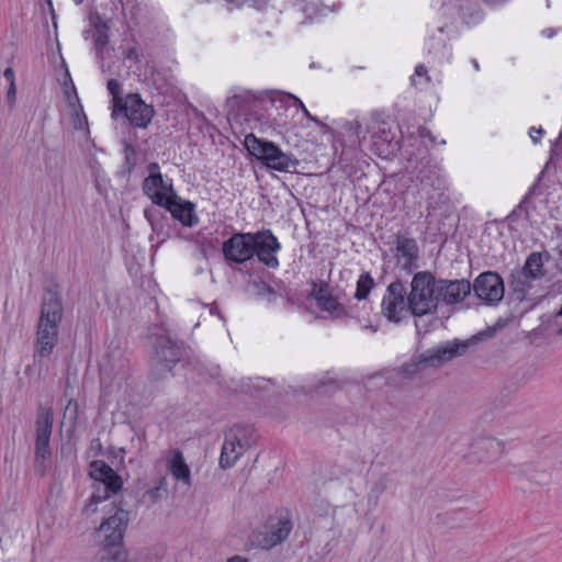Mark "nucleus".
I'll list each match as a JSON object with an SVG mask.
<instances>
[{
    "mask_svg": "<svg viewBox=\"0 0 562 562\" xmlns=\"http://www.w3.org/2000/svg\"><path fill=\"white\" fill-rule=\"evenodd\" d=\"M408 295L409 313L415 317L437 312L439 303L453 305L471 293V283L465 279H437L429 271L416 272L411 281Z\"/></svg>",
    "mask_w": 562,
    "mask_h": 562,
    "instance_id": "f257e3e1",
    "label": "nucleus"
},
{
    "mask_svg": "<svg viewBox=\"0 0 562 562\" xmlns=\"http://www.w3.org/2000/svg\"><path fill=\"white\" fill-rule=\"evenodd\" d=\"M64 306L57 291L48 289L44 292L41 304L40 318L36 325L33 345V360L41 364L48 358L57 342L59 325L63 321Z\"/></svg>",
    "mask_w": 562,
    "mask_h": 562,
    "instance_id": "f03ea898",
    "label": "nucleus"
},
{
    "mask_svg": "<svg viewBox=\"0 0 562 562\" xmlns=\"http://www.w3.org/2000/svg\"><path fill=\"white\" fill-rule=\"evenodd\" d=\"M468 345L462 342L447 341L429 348L420 353L414 355L404 362L398 374L404 380L422 379L430 371L442 367L447 361L464 352Z\"/></svg>",
    "mask_w": 562,
    "mask_h": 562,
    "instance_id": "7ed1b4c3",
    "label": "nucleus"
},
{
    "mask_svg": "<svg viewBox=\"0 0 562 562\" xmlns=\"http://www.w3.org/2000/svg\"><path fill=\"white\" fill-rule=\"evenodd\" d=\"M244 145L248 153L260 160L267 168L280 172H295L300 164L292 154L282 151L274 143L248 134Z\"/></svg>",
    "mask_w": 562,
    "mask_h": 562,
    "instance_id": "20e7f679",
    "label": "nucleus"
},
{
    "mask_svg": "<svg viewBox=\"0 0 562 562\" xmlns=\"http://www.w3.org/2000/svg\"><path fill=\"white\" fill-rule=\"evenodd\" d=\"M54 414L50 408H40L35 422L34 468L36 473L44 475L47 470L46 460L50 457L49 441L53 431Z\"/></svg>",
    "mask_w": 562,
    "mask_h": 562,
    "instance_id": "39448f33",
    "label": "nucleus"
},
{
    "mask_svg": "<svg viewBox=\"0 0 562 562\" xmlns=\"http://www.w3.org/2000/svg\"><path fill=\"white\" fill-rule=\"evenodd\" d=\"M381 313L392 323H400L409 313L407 289L401 280L391 282L381 302Z\"/></svg>",
    "mask_w": 562,
    "mask_h": 562,
    "instance_id": "423d86ee",
    "label": "nucleus"
},
{
    "mask_svg": "<svg viewBox=\"0 0 562 562\" xmlns=\"http://www.w3.org/2000/svg\"><path fill=\"white\" fill-rule=\"evenodd\" d=\"M148 176L142 183L143 193L157 206L167 203L176 193L172 181H166L160 172V167L157 162H150L147 166Z\"/></svg>",
    "mask_w": 562,
    "mask_h": 562,
    "instance_id": "0eeeda50",
    "label": "nucleus"
},
{
    "mask_svg": "<svg viewBox=\"0 0 562 562\" xmlns=\"http://www.w3.org/2000/svg\"><path fill=\"white\" fill-rule=\"evenodd\" d=\"M471 291L485 305L496 306L504 297L505 285L497 272L485 271L475 278Z\"/></svg>",
    "mask_w": 562,
    "mask_h": 562,
    "instance_id": "6e6552de",
    "label": "nucleus"
},
{
    "mask_svg": "<svg viewBox=\"0 0 562 562\" xmlns=\"http://www.w3.org/2000/svg\"><path fill=\"white\" fill-rule=\"evenodd\" d=\"M120 114H123L133 127L146 128L154 117L155 110L145 103L138 93H130L119 109Z\"/></svg>",
    "mask_w": 562,
    "mask_h": 562,
    "instance_id": "1a4fd4ad",
    "label": "nucleus"
},
{
    "mask_svg": "<svg viewBox=\"0 0 562 562\" xmlns=\"http://www.w3.org/2000/svg\"><path fill=\"white\" fill-rule=\"evenodd\" d=\"M505 451V443L493 437L475 438L468 451V461L470 463H492L498 460Z\"/></svg>",
    "mask_w": 562,
    "mask_h": 562,
    "instance_id": "9d476101",
    "label": "nucleus"
},
{
    "mask_svg": "<svg viewBox=\"0 0 562 562\" xmlns=\"http://www.w3.org/2000/svg\"><path fill=\"white\" fill-rule=\"evenodd\" d=\"M251 236L255 239L251 243L252 257L256 255L258 260L268 268H277L279 260L276 254L281 248L277 237L270 229L251 233Z\"/></svg>",
    "mask_w": 562,
    "mask_h": 562,
    "instance_id": "9b49d317",
    "label": "nucleus"
},
{
    "mask_svg": "<svg viewBox=\"0 0 562 562\" xmlns=\"http://www.w3.org/2000/svg\"><path fill=\"white\" fill-rule=\"evenodd\" d=\"M246 431V428L236 426L226 432L220 457V465L223 469L232 468L248 448L249 443L243 441Z\"/></svg>",
    "mask_w": 562,
    "mask_h": 562,
    "instance_id": "f8f14e48",
    "label": "nucleus"
},
{
    "mask_svg": "<svg viewBox=\"0 0 562 562\" xmlns=\"http://www.w3.org/2000/svg\"><path fill=\"white\" fill-rule=\"evenodd\" d=\"M155 367L161 371H170L181 358V348L169 336L156 334L154 340Z\"/></svg>",
    "mask_w": 562,
    "mask_h": 562,
    "instance_id": "ddd939ff",
    "label": "nucleus"
},
{
    "mask_svg": "<svg viewBox=\"0 0 562 562\" xmlns=\"http://www.w3.org/2000/svg\"><path fill=\"white\" fill-rule=\"evenodd\" d=\"M128 521V512L121 508L104 519L99 527V532L103 537V546H122Z\"/></svg>",
    "mask_w": 562,
    "mask_h": 562,
    "instance_id": "4468645a",
    "label": "nucleus"
},
{
    "mask_svg": "<svg viewBox=\"0 0 562 562\" xmlns=\"http://www.w3.org/2000/svg\"><path fill=\"white\" fill-rule=\"evenodd\" d=\"M89 475L97 484L103 485V494L109 498L122 490V477L103 460L89 464Z\"/></svg>",
    "mask_w": 562,
    "mask_h": 562,
    "instance_id": "2eb2a0df",
    "label": "nucleus"
},
{
    "mask_svg": "<svg viewBox=\"0 0 562 562\" xmlns=\"http://www.w3.org/2000/svg\"><path fill=\"white\" fill-rule=\"evenodd\" d=\"M251 233H235L223 243V255L227 261L244 263L252 258Z\"/></svg>",
    "mask_w": 562,
    "mask_h": 562,
    "instance_id": "dca6fc26",
    "label": "nucleus"
},
{
    "mask_svg": "<svg viewBox=\"0 0 562 562\" xmlns=\"http://www.w3.org/2000/svg\"><path fill=\"white\" fill-rule=\"evenodd\" d=\"M160 207L166 209L171 216L179 221L183 226L192 227L199 223L195 213V204L190 201L182 200L177 193L167 200L166 204Z\"/></svg>",
    "mask_w": 562,
    "mask_h": 562,
    "instance_id": "f3484780",
    "label": "nucleus"
},
{
    "mask_svg": "<svg viewBox=\"0 0 562 562\" xmlns=\"http://www.w3.org/2000/svg\"><path fill=\"white\" fill-rule=\"evenodd\" d=\"M395 250L397 262L404 270L411 272L414 268H417L419 248L414 238L400 234L396 235Z\"/></svg>",
    "mask_w": 562,
    "mask_h": 562,
    "instance_id": "a211bd4d",
    "label": "nucleus"
},
{
    "mask_svg": "<svg viewBox=\"0 0 562 562\" xmlns=\"http://www.w3.org/2000/svg\"><path fill=\"white\" fill-rule=\"evenodd\" d=\"M293 528L291 515L288 510H281L278 515V521L271 526L270 531L265 537L263 548L270 549L282 543L290 535Z\"/></svg>",
    "mask_w": 562,
    "mask_h": 562,
    "instance_id": "6ab92c4d",
    "label": "nucleus"
},
{
    "mask_svg": "<svg viewBox=\"0 0 562 562\" xmlns=\"http://www.w3.org/2000/svg\"><path fill=\"white\" fill-rule=\"evenodd\" d=\"M167 469L172 476L186 485H191V472L187 464L182 452L179 449H173L167 457Z\"/></svg>",
    "mask_w": 562,
    "mask_h": 562,
    "instance_id": "aec40b11",
    "label": "nucleus"
},
{
    "mask_svg": "<svg viewBox=\"0 0 562 562\" xmlns=\"http://www.w3.org/2000/svg\"><path fill=\"white\" fill-rule=\"evenodd\" d=\"M438 32L440 36H431L427 41V52L432 61L442 63L450 58L451 53L447 46V40L442 36L443 27H438Z\"/></svg>",
    "mask_w": 562,
    "mask_h": 562,
    "instance_id": "412c9836",
    "label": "nucleus"
},
{
    "mask_svg": "<svg viewBox=\"0 0 562 562\" xmlns=\"http://www.w3.org/2000/svg\"><path fill=\"white\" fill-rule=\"evenodd\" d=\"M533 281H536L535 278L528 277L521 270L512 273L510 289L514 300L518 302L526 300Z\"/></svg>",
    "mask_w": 562,
    "mask_h": 562,
    "instance_id": "4be33fe9",
    "label": "nucleus"
},
{
    "mask_svg": "<svg viewBox=\"0 0 562 562\" xmlns=\"http://www.w3.org/2000/svg\"><path fill=\"white\" fill-rule=\"evenodd\" d=\"M543 265V255L541 252L533 251L527 257L525 265L520 270L528 277L540 280L546 276Z\"/></svg>",
    "mask_w": 562,
    "mask_h": 562,
    "instance_id": "5701e85b",
    "label": "nucleus"
},
{
    "mask_svg": "<svg viewBox=\"0 0 562 562\" xmlns=\"http://www.w3.org/2000/svg\"><path fill=\"white\" fill-rule=\"evenodd\" d=\"M417 179L422 184V190L428 192L429 188L441 190L443 188V180L434 168L425 167L418 171Z\"/></svg>",
    "mask_w": 562,
    "mask_h": 562,
    "instance_id": "b1692460",
    "label": "nucleus"
},
{
    "mask_svg": "<svg viewBox=\"0 0 562 562\" xmlns=\"http://www.w3.org/2000/svg\"><path fill=\"white\" fill-rule=\"evenodd\" d=\"M97 562H128L127 552L123 546H102Z\"/></svg>",
    "mask_w": 562,
    "mask_h": 562,
    "instance_id": "393cba45",
    "label": "nucleus"
},
{
    "mask_svg": "<svg viewBox=\"0 0 562 562\" xmlns=\"http://www.w3.org/2000/svg\"><path fill=\"white\" fill-rule=\"evenodd\" d=\"M373 145L380 155H389L397 148V143L393 142V136L390 137V133H386L385 130H381L373 135Z\"/></svg>",
    "mask_w": 562,
    "mask_h": 562,
    "instance_id": "a878e982",
    "label": "nucleus"
},
{
    "mask_svg": "<svg viewBox=\"0 0 562 562\" xmlns=\"http://www.w3.org/2000/svg\"><path fill=\"white\" fill-rule=\"evenodd\" d=\"M317 304L321 310L330 313L336 318H340L346 314L344 305L333 295L318 297Z\"/></svg>",
    "mask_w": 562,
    "mask_h": 562,
    "instance_id": "bb28decb",
    "label": "nucleus"
},
{
    "mask_svg": "<svg viewBox=\"0 0 562 562\" xmlns=\"http://www.w3.org/2000/svg\"><path fill=\"white\" fill-rule=\"evenodd\" d=\"M167 493V480L166 477H161L158 484L155 487L147 490L143 494V502L147 504V506H151L159 502L164 495Z\"/></svg>",
    "mask_w": 562,
    "mask_h": 562,
    "instance_id": "cd10ccee",
    "label": "nucleus"
},
{
    "mask_svg": "<svg viewBox=\"0 0 562 562\" xmlns=\"http://www.w3.org/2000/svg\"><path fill=\"white\" fill-rule=\"evenodd\" d=\"M374 285V280L369 272L360 274L357 281L355 297L359 301L366 300Z\"/></svg>",
    "mask_w": 562,
    "mask_h": 562,
    "instance_id": "c85d7f7f",
    "label": "nucleus"
},
{
    "mask_svg": "<svg viewBox=\"0 0 562 562\" xmlns=\"http://www.w3.org/2000/svg\"><path fill=\"white\" fill-rule=\"evenodd\" d=\"M106 88L110 94L113 97L112 104V113L111 116L116 119L119 116V109L122 108L123 99L120 97L121 93V83L115 79H110L108 81Z\"/></svg>",
    "mask_w": 562,
    "mask_h": 562,
    "instance_id": "c756f323",
    "label": "nucleus"
},
{
    "mask_svg": "<svg viewBox=\"0 0 562 562\" xmlns=\"http://www.w3.org/2000/svg\"><path fill=\"white\" fill-rule=\"evenodd\" d=\"M223 5L227 10H235L239 9L246 3H249L252 8H256L257 10H263L267 5L268 0H222Z\"/></svg>",
    "mask_w": 562,
    "mask_h": 562,
    "instance_id": "7c9ffc66",
    "label": "nucleus"
},
{
    "mask_svg": "<svg viewBox=\"0 0 562 562\" xmlns=\"http://www.w3.org/2000/svg\"><path fill=\"white\" fill-rule=\"evenodd\" d=\"M339 387H340V385L336 381L319 380L316 384L308 386L307 392L308 393L317 392V393L327 394V393H331V392L338 390Z\"/></svg>",
    "mask_w": 562,
    "mask_h": 562,
    "instance_id": "2f4dec72",
    "label": "nucleus"
},
{
    "mask_svg": "<svg viewBox=\"0 0 562 562\" xmlns=\"http://www.w3.org/2000/svg\"><path fill=\"white\" fill-rule=\"evenodd\" d=\"M94 45L98 53H101L109 41L108 31L105 25H97L94 35Z\"/></svg>",
    "mask_w": 562,
    "mask_h": 562,
    "instance_id": "473e14b6",
    "label": "nucleus"
},
{
    "mask_svg": "<svg viewBox=\"0 0 562 562\" xmlns=\"http://www.w3.org/2000/svg\"><path fill=\"white\" fill-rule=\"evenodd\" d=\"M296 5H301V10L308 18H312L318 12V7L322 3L321 0H294Z\"/></svg>",
    "mask_w": 562,
    "mask_h": 562,
    "instance_id": "72a5a7b5",
    "label": "nucleus"
},
{
    "mask_svg": "<svg viewBox=\"0 0 562 562\" xmlns=\"http://www.w3.org/2000/svg\"><path fill=\"white\" fill-rule=\"evenodd\" d=\"M109 499L105 494H92L87 504L85 505L82 512L87 515L94 514L98 510V504Z\"/></svg>",
    "mask_w": 562,
    "mask_h": 562,
    "instance_id": "f704fd0d",
    "label": "nucleus"
},
{
    "mask_svg": "<svg viewBox=\"0 0 562 562\" xmlns=\"http://www.w3.org/2000/svg\"><path fill=\"white\" fill-rule=\"evenodd\" d=\"M424 78L425 82H428L430 78L427 76V69L424 65H418L415 68V74L412 76L411 81L413 86L420 83V79Z\"/></svg>",
    "mask_w": 562,
    "mask_h": 562,
    "instance_id": "c9c22d12",
    "label": "nucleus"
},
{
    "mask_svg": "<svg viewBox=\"0 0 562 562\" xmlns=\"http://www.w3.org/2000/svg\"><path fill=\"white\" fill-rule=\"evenodd\" d=\"M387 477L386 475L381 476L372 486L371 493L379 498L387 487Z\"/></svg>",
    "mask_w": 562,
    "mask_h": 562,
    "instance_id": "e433bc0d",
    "label": "nucleus"
},
{
    "mask_svg": "<svg viewBox=\"0 0 562 562\" xmlns=\"http://www.w3.org/2000/svg\"><path fill=\"white\" fill-rule=\"evenodd\" d=\"M243 101V97L235 94L226 100V106L228 108V113H233L239 110L240 103Z\"/></svg>",
    "mask_w": 562,
    "mask_h": 562,
    "instance_id": "4c0bfd02",
    "label": "nucleus"
},
{
    "mask_svg": "<svg viewBox=\"0 0 562 562\" xmlns=\"http://www.w3.org/2000/svg\"><path fill=\"white\" fill-rule=\"evenodd\" d=\"M5 99L10 110H12L16 103V85H9Z\"/></svg>",
    "mask_w": 562,
    "mask_h": 562,
    "instance_id": "58836bf2",
    "label": "nucleus"
},
{
    "mask_svg": "<svg viewBox=\"0 0 562 562\" xmlns=\"http://www.w3.org/2000/svg\"><path fill=\"white\" fill-rule=\"evenodd\" d=\"M144 215H145V218L151 225V227L155 228V224L157 223L159 215H160L159 211L154 207H149L144 211Z\"/></svg>",
    "mask_w": 562,
    "mask_h": 562,
    "instance_id": "ea45409f",
    "label": "nucleus"
},
{
    "mask_svg": "<svg viewBox=\"0 0 562 562\" xmlns=\"http://www.w3.org/2000/svg\"><path fill=\"white\" fill-rule=\"evenodd\" d=\"M331 295L329 292V284L322 281L317 290L314 291V297L318 301V297Z\"/></svg>",
    "mask_w": 562,
    "mask_h": 562,
    "instance_id": "a19ab883",
    "label": "nucleus"
},
{
    "mask_svg": "<svg viewBox=\"0 0 562 562\" xmlns=\"http://www.w3.org/2000/svg\"><path fill=\"white\" fill-rule=\"evenodd\" d=\"M254 288L256 289L257 295L263 299L266 293H269L270 285L265 282H255Z\"/></svg>",
    "mask_w": 562,
    "mask_h": 562,
    "instance_id": "79ce46f5",
    "label": "nucleus"
},
{
    "mask_svg": "<svg viewBox=\"0 0 562 562\" xmlns=\"http://www.w3.org/2000/svg\"><path fill=\"white\" fill-rule=\"evenodd\" d=\"M3 77L9 82V85H15V74L11 67L4 69Z\"/></svg>",
    "mask_w": 562,
    "mask_h": 562,
    "instance_id": "37998d69",
    "label": "nucleus"
},
{
    "mask_svg": "<svg viewBox=\"0 0 562 562\" xmlns=\"http://www.w3.org/2000/svg\"><path fill=\"white\" fill-rule=\"evenodd\" d=\"M277 296H278L277 292L270 286L269 293H266V296L263 299L267 300L269 303H273V302H276Z\"/></svg>",
    "mask_w": 562,
    "mask_h": 562,
    "instance_id": "c03bdc74",
    "label": "nucleus"
},
{
    "mask_svg": "<svg viewBox=\"0 0 562 562\" xmlns=\"http://www.w3.org/2000/svg\"><path fill=\"white\" fill-rule=\"evenodd\" d=\"M285 98L291 99L294 104H297L301 108L302 111H304L306 109L305 105L303 104V102L295 95L288 93V94H285Z\"/></svg>",
    "mask_w": 562,
    "mask_h": 562,
    "instance_id": "a18cd8bd",
    "label": "nucleus"
},
{
    "mask_svg": "<svg viewBox=\"0 0 562 562\" xmlns=\"http://www.w3.org/2000/svg\"><path fill=\"white\" fill-rule=\"evenodd\" d=\"M127 59H131V60H135L137 61L138 60V54H137V50L136 48H130L126 53V56H125Z\"/></svg>",
    "mask_w": 562,
    "mask_h": 562,
    "instance_id": "49530a36",
    "label": "nucleus"
},
{
    "mask_svg": "<svg viewBox=\"0 0 562 562\" xmlns=\"http://www.w3.org/2000/svg\"><path fill=\"white\" fill-rule=\"evenodd\" d=\"M533 132H538V135L540 136V135H542L543 130H542V128H538V130H537L536 127H531V128H530V132H529L530 137L532 138V140H533L535 143H537V142L539 140V138H538V137H536V136H533Z\"/></svg>",
    "mask_w": 562,
    "mask_h": 562,
    "instance_id": "de8ad7c7",
    "label": "nucleus"
},
{
    "mask_svg": "<svg viewBox=\"0 0 562 562\" xmlns=\"http://www.w3.org/2000/svg\"><path fill=\"white\" fill-rule=\"evenodd\" d=\"M557 239H558V244H557V251L558 254L562 257V232H560L557 236Z\"/></svg>",
    "mask_w": 562,
    "mask_h": 562,
    "instance_id": "09e8293b",
    "label": "nucleus"
},
{
    "mask_svg": "<svg viewBox=\"0 0 562 562\" xmlns=\"http://www.w3.org/2000/svg\"><path fill=\"white\" fill-rule=\"evenodd\" d=\"M522 210L521 204L517 205L516 209L513 210V212L507 216L508 221H514L515 216Z\"/></svg>",
    "mask_w": 562,
    "mask_h": 562,
    "instance_id": "8fccbe9b",
    "label": "nucleus"
},
{
    "mask_svg": "<svg viewBox=\"0 0 562 562\" xmlns=\"http://www.w3.org/2000/svg\"><path fill=\"white\" fill-rule=\"evenodd\" d=\"M227 562H248L246 558H243L240 555H234L227 560Z\"/></svg>",
    "mask_w": 562,
    "mask_h": 562,
    "instance_id": "3c124183",
    "label": "nucleus"
},
{
    "mask_svg": "<svg viewBox=\"0 0 562 562\" xmlns=\"http://www.w3.org/2000/svg\"><path fill=\"white\" fill-rule=\"evenodd\" d=\"M94 492L92 494H103V485L94 483Z\"/></svg>",
    "mask_w": 562,
    "mask_h": 562,
    "instance_id": "603ef678",
    "label": "nucleus"
},
{
    "mask_svg": "<svg viewBox=\"0 0 562 562\" xmlns=\"http://www.w3.org/2000/svg\"><path fill=\"white\" fill-rule=\"evenodd\" d=\"M420 135H422L423 137H426V136L430 137V132H429V131H427L426 128H423V130H422V132H420Z\"/></svg>",
    "mask_w": 562,
    "mask_h": 562,
    "instance_id": "864d4df0",
    "label": "nucleus"
},
{
    "mask_svg": "<svg viewBox=\"0 0 562 562\" xmlns=\"http://www.w3.org/2000/svg\"><path fill=\"white\" fill-rule=\"evenodd\" d=\"M543 34H546L548 37L553 36V31L551 29L544 30Z\"/></svg>",
    "mask_w": 562,
    "mask_h": 562,
    "instance_id": "5fc2aeb1",
    "label": "nucleus"
},
{
    "mask_svg": "<svg viewBox=\"0 0 562 562\" xmlns=\"http://www.w3.org/2000/svg\"><path fill=\"white\" fill-rule=\"evenodd\" d=\"M471 63H472L473 67H474L476 70H479V69H480V66H479V63H477V60H476V59H472V61H471Z\"/></svg>",
    "mask_w": 562,
    "mask_h": 562,
    "instance_id": "6e6d98bb",
    "label": "nucleus"
},
{
    "mask_svg": "<svg viewBox=\"0 0 562 562\" xmlns=\"http://www.w3.org/2000/svg\"><path fill=\"white\" fill-rule=\"evenodd\" d=\"M366 328H369L370 330H372L373 333L376 331V327L373 326V325H368L366 326Z\"/></svg>",
    "mask_w": 562,
    "mask_h": 562,
    "instance_id": "4d7b16f0",
    "label": "nucleus"
},
{
    "mask_svg": "<svg viewBox=\"0 0 562 562\" xmlns=\"http://www.w3.org/2000/svg\"><path fill=\"white\" fill-rule=\"evenodd\" d=\"M352 124H355V125H356V133H357V135H359V131H358L359 122H353Z\"/></svg>",
    "mask_w": 562,
    "mask_h": 562,
    "instance_id": "13d9d810",
    "label": "nucleus"
},
{
    "mask_svg": "<svg viewBox=\"0 0 562 562\" xmlns=\"http://www.w3.org/2000/svg\"><path fill=\"white\" fill-rule=\"evenodd\" d=\"M303 112L305 113V115H306L308 119H312L311 114L308 113V111H307L306 109H305Z\"/></svg>",
    "mask_w": 562,
    "mask_h": 562,
    "instance_id": "bf43d9fd",
    "label": "nucleus"
},
{
    "mask_svg": "<svg viewBox=\"0 0 562 562\" xmlns=\"http://www.w3.org/2000/svg\"><path fill=\"white\" fill-rule=\"evenodd\" d=\"M303 112L305 113V115H306L308 119H312L311 114L308 113V111H307L306 109H305Z\"/></svg>",
    "mask_w": 562,
    "mask_h": 562,
    "instance_id": "052dcab7",
    "label": "nucleus"
},
{
    "mask_svg": "<svg viewBox=\"0 0 562 562\" xmlns=\"http://www.w3.org/2000/svg\"><path fill=\"white\" fill-rule=\"evenodd\" d=\"M216 311H217V308H216L215 306H213V307L211 308V313H216Z\"/></svg>",
    "mask_w": 562,
    "mask_h": 562,
    "instance_id": "680f3d73",
    "label": "nucleus"
},
{
    "mask_svg": "<svg viewBox=\"0 0 562 562\" xmlns=\"http://www.w3.org/2000/svg\"><path fill=\"white\" fill-rule=\"evenodd\" d=\"M77 4H80L82 0H74Z\"/></svg>",
    "mask_w": 562,
    "mask_h": 562,
    "instance_id": "e2e57ef3",
    "label": "nucleus"
},
{
    "mask_svg": "<svg viewBox=\"0 0 562 562\" xmlns=\"http://www.w3.org/2000/svg\"><path fill=\"white\" fill-rule=\"evenodd\" d=\"M150 562H157V559H156V558H154V559H151V561H150Z\"/></svg>",
    "mask_w": 562,
    "mask_h": 562,
    "instance_id": "0e129e2a",
    "label": "nucleus"
},
{
    "mask_svg": "<svg viewBox=\"0 0 562 562\" xmlns=\"http://www.w3.org/2000/svg\"><path fill=\"white\" fill-rule=\"evenodd\" d=\"M559 334L562 335V327L559 329Z\"/></svg>",
    "mask_w": 562,
    "mask_h": 562,
    "instance_id": "69168bd1",
    "label": "nucleus"
}]
</instances>
